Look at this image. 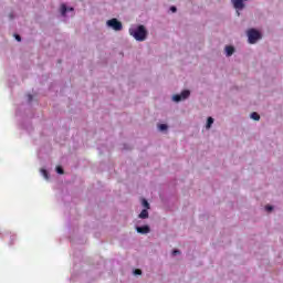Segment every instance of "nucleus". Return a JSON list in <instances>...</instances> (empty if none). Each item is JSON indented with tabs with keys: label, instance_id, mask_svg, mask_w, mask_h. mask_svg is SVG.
Here are the masks:
<instances>
[{
	"label": "nucleus",
	"instance_id": "nucleus-20",
	"mask_svg": "<svg viewBox=\"0 0 283 283\" xmlns=\"http://www.w3.org/2000/svg\"><path fill=\"white\" fill-rule=\"evenodd\" d=\"M29 102H32V95H28Z\"/></svg>",
	"mask_w": 283,
	"mask_h": 283
},
{
	"label": "nucleus",
	"instance_id": "nucleus-3",
	"mask_svg": "<svg viewBox=\"0 0 283 283\" xmlns=\"http://www.w3.org/2000/svg\"><path fill=\"white\" fill-rule=\"evenodd\" d=\"M106 24L108 25V28L115 30V32H120V30H123V23L116 18L108 20Z\"/></svg>",
	"mask_w": 283,
	"mask_h": 283
},
{
	"label": "nucleus",
	"instance_id": "nucleus-16",
	"mask_svg": "<svg viewBox=\"0 0 283 283\" xmlns=\"http://www.w3.org/2000/svg\"><path fill=\"white\" fill-rule=\"evenodd\" d=\"M265 210L273 211V206H265Z\"/></svg>",
	"mask_w": 283,
	"mask_h": 283
},
{
	"label": "nucleus",
	"instance_id": "nucleus-11",
	"mask_svg": "<svg viewBox=\"0 0 283 283\" xmlns=\"http://www.w3.org/2000/svg\"><path fill=\"white\" fill-rule=\"evenodd\" d=\"M61 12H62V15L65 17V13L67 12V7L65 4L61 6Z\"/></svg>",
	"mask_w": 283,
	"mask_h": 283
},
{
	"label": "nucleus",
	"instance_id": "nucleus-15",
	"mask_svg": "<svg viewBox=\"0 0 283 283\" xmlns=\"http://www.w3.org/2000/svg\"><path fill=\"white\" fill-rule=\"evenodd\" d=\"M56 172L61 174V175L64 174L63 168L61 166H57L56 167Z\"/></svg>",
	"mask_w": 283,
	"mask_h": 283
},
{
	"label": "nucleus",
	"instance_id": "nucleus-21",
	"mask_svg": "<svg viewBox=\"0 0 283 283\" xmlns=\"http://www.w3.org/2000/svg\"><path fill=\"white\" fill-rule=\"evenodd\" d=\"M9 17H10V19H14V15H13V14H10Z\"/></svg>",
	"mask_w": 283,
	"mask_h": 283
},
{
	"label": "nucleus",
	"instance_id": "nucleus-19",
	"mask_svg": "<svg viewBox=\"0 0 283 283\" xmlns=\"http://www.w3.org/2000/svg\"><path fill=\"white\" fill-rule=\"evenodd\" d=\"M170 10H171V12H176L177 11L176 7H171Z\"/></svg>",
	"mask_w": 283,
	"mask_h": 283
},
{
	"label": "nucleus",
	"instance_id": "nucleus-7",
	"mask_svg": "<svg viewBox=\"0 0 283 283\" xmlns=\"http://www.w3.org/2000/svg\"><path fill=\"white\" fill-rule=\"evenodd\" d=\"M139 218L142 220L149 218V212L147 211V209L142 210V212L139 213Z\"/></svg>",
	"mask_w": 283,
	"mask_h": 283
},
{
	"label": "nucleus",
	"instance_id": "nucleus-18",
	"mask_svg": "<svg viewBox=\"0 0 283 283\" xmlns=\"http://www.w3.org/2000/svg\"><path fill=\"white\" fill-rule=\"evenodd\" d=\"M15 41H21V35H19V34H15Z\"/></svg>",
	"mask_w": 283,
	"mask_h": 283
},
{
	"label": "nucleus",
	"instance_id": "nucleus-9",
	"mask_svg": "<svg viewBox=\"0 0 283 283\" xmlns=\"http://www.w3.org/2000/svg\"><path fill=\"white\" fill-rule=\"evenodd\" d=\"M251 118H252V120H260V114H258L256 112H253L251 114Z\"/></svg>",
	"mask_w": 283,
	"mask_h": 283
},
{
	"label": "nucleus",
	"instance_id": "nucleus-14",
	"mask_svg": "<svg viewBox=\"0 0 283 283\" xmlns=\"http://www.w3.org/2000/svg\"><path fill=\"white\" fill-rule=\"evenodd\" d=\"M134 275H143V271L140 269H136L134 271Z\"/></svg>",
	"mask_w": 283,
	"mask_h": 283
},
{
	"label": "nucleus",
	"instance_id": "nucleus-4",
	"mask_svg": "<svg viewBox=\"0 0 283 283\" xmlns=\"http://www.w3.org/2000/svg\"><path fill=\"white\" fill-rule=\"evenodd\" d=\"M189 96H191V92H189V90H185L181 94L174 95L172 101H175V103H180V101H186Z\"/></svg>",
	"mask_w": 283,
	"mask_h": 283
},
{
	"label": "nucleus",
	"instance_id": "nucleus-17",
	"mask_svg": "<svg viewBox=\"0 0 283 283\" xmlns=\"http://www.w3.org/2000/svg\"><path fill=\"white\" fill-rule=\"evenodd\" d=\"M172 255H180L179 250H174V251H172Z\"/></svg>",
	"mask_w": 283,
	"mask_h": 283
},
{
	"label": "nucleus",
	"instance_id": "nucleus-5",
	"mask_svg": "<svg viewBox=\"0 0 283 283\" xmlns=\"http://www.w3.org/2000/svg\"><path fill=\"white\" fill-rule=\"evenodd\" d=\"M136 230H137V233H142V234H147L150 231L149 226L137 227Z\"/></svg>",
	"mask_w": 283,
	"mask_h": 283
},
{
	"label": "nucleus",
	"instance_id": "nucleus-13",
	"mask_svg": "<svg viewBox=\"0 0 283 283\" xmlns=\"http://www.w3.org/2000/svg\"><path fill=\"white\" fill-rule=\"evenodd\" d=\"M142 205H143V207H145L146 209H149V202L147 201V199H143V200H142Z\"/></svg>",
	"mask_w": 283,
	"mask_h": 283
},
{
	"label": "nucleus",
	"instance_id": "nucleus-12",
	"mask_svg": "<svg viewBox=\"0 0 283 283\" xmlns=\"http://www.w3.org/2000/svg\"><path fill=\"white\" fill-rule=\"evenodd\" d=\"M41 174H42V176L45 178V180H49V179H50V177L48 176V170L42 169V170H41Z\"/></svg>",
	"mask_w": 283,
	"mask_h": 283
},
{
	"label": "nucleus",
	"instance_id": "nucleus-6",
	"mask_svg": "<svg viewBox=\"0 0 283 283\" xmlns=\"http://www.w3.org/2000/svg\"><path fill=\"white\" fill-rule=\"evenodd\" d=\"M227 56H232L233 52H235V49L231 45L226 46Z\"/></svg>",
	"mask_w": 283,
	"mask_h": 283
},
{
	"label": "nucleus",
	"instance_id": "nucleus-1",
	"mask_svg": "<svg viewBox=\"0 0 283 283\" xmlns=\"http://www.w3.org/2000/svg\"><path fill=\"white\" fill-rule=\"evenodd\" d=\"M129 34L136 41H145L147 39V29H145V25H139L136 29H129Z\"/></svg>",
	"mask_w": 283,
	"mask_h": 283
},
{
	"label": "nucleus",
	"instance_id": "nucleus-10",
	"mask_svg": "<svg viewBox=\"0 0 283 283\" xmlns=\"http://www.w3.org/2000/svg\"><path fill=\"white\" fill-rule=\"evenodd\" d=\"M158 129H159L160 132H166V129H168V126H167V124H160V125L158 126Z\"/></svg>",
	"mask_w": 283,
	"mask_h": 283
},
{
	"label": "nucleus",
	"instance_id": "nucleus-8",
	"mask_svg": "<svg viewBox=\"0 0 283 283\" xmlns=\"http://www.w3.org/2000/svg\"><path fill=\"white\" fill-rule=\"evenodd\" d=\"M213 125V117H208V120H207V129H211V126Z\"/></svg>",
	"mask_w": 283,
	"mask_h": 283
},
{
	"label": "nucleus",
	"instance_id": "nucleus-2",
	"mask_svg": "<svg viewBox=\"0 0 283 283\" xmlns=\"http://www.w3.org/2000/svg\"><path fill=\"white\" fill-rule=\"evenodd\" d=\"M248 39H249V43L253 44V43H258V41L262 39V35L260 34V31L255 29H250L248 31Z\"/></svg>",
	"mask_w": 283,
	"mask_h": 283
},
{
	"label": "nucleus",
	"instance_id": "nucleus-22",
	"mask_svg": "<svg viewBox=\"0 0 283 283\" xmlns=\"http://www.w3.org/2000/svg\"><path fill=\"white\" fill-rule=\"evenodd\" d=\"M72 10H74V8L69 9V11H72Z\"/></svg>",
	"mask_w": 283,
	"mask_h": 283
}]
</instances>
